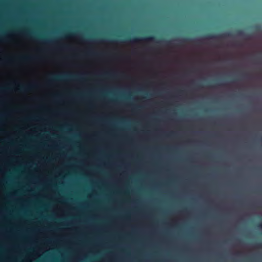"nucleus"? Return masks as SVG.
I'll return each mask as SVG.
<instances>
[{"instance_id":"f257e3e1","label":"nucleus","mask_w":262,"mask_h":262,"mask_svg":"<svg viewBox=\"0 0 262 262\" xmlns=\"http://www.w3.org/2000/svg\"><path fill=\"white\" fill-rule=\"evenodd\" d=\"M151 40H156V38L153 36H148L144 37H133L130 38L129 37H127L125 38L123 42H137L139 41H151Z\"/></svg>"},{"instance_id":"f03ea898","label":"nucleus","mask_w":262,"mask_h":262,"mask_svg":"<svg viewBox=\"0 0 262 262\" xmlns=\"http://www.w3.org/2000/svg\"><path fill=\"white\" fill-rule=\"evenodd\" d=\"M232 34L229 32H226L221 34H214L213 33H208L205 35L204 37L206 39H212V38H223L226 37L231 36Z\"/></svg>"},{"instance_id":"7ed1b4c3","label":"nucleus","mask_w":262,"mask_h":262,"mask_svg":"<svg viewBox=\"0 0 262 262\" xmlns=\"http://www.w3.org/2000/svg\"><path fill=\"white\" fill-rule=\"evenodd\" d=\"M104 40L98 37L96 35L91 36L90 38V41L91 43L95 44L100 42L103 41Z\"/></svg>"},{"instance_id":"20e7f679","label":"nucleus","mask_w":262,"mask_h":262,"mask_svg":"<svg viewBox=\"0 0 262 262\" xmlns=\"http://www.w3.org/2000/svg\"><path fill=\"white\" fill-rule=\"evenodd\" d=\"M90 55L94 58H98L102 55V53L98 52L95 49H92L90 51Z\"/></svg>"},{"instance_id":"39448f33","label":"nucleus","mask_w":262,"mask_h":262,"mask_svg":"<svg viewBox=\"0 0 262 262\" xmlns=\"http://www.w3.org/2000/svg\"><path fill=\"white\" fill-rule=\"evenodd\" d=\"M174 40H177V41H179L181 43L184 42L186 41H191L192 42H197V41L198 40L195 38H190V37H185V38H183L182 39H180V38H175Z\"/></svg>"},{"instance_id":"423d86ee","label":"nucleus","mask_w":262,"mask_h":262,"mask_svg":"<svg viewBox=\"0 0 262 262\" xmlns=\"http://www.w3.org/2000/svg\"><path fill=\"white\" fill-rule=\"evenodd\" d=\"M84 67V65L83 64V68ZM84 72L83 71V80H84ZM84 97V89H83V98ZM84 139V131L83 130V140ZM84 156V146H83V157ZM84 168V165L83 164V168ZM83 177H84V172L83 171Z\"/></svg>"},{"instance_id":"0eeeda50","label":"nucleus","mask_w":262,"mask_h":262,"mask_svg":"<svg viewBox=\"0 0 262 262\" xmlns=\"http://www.w3.org/2000/svg\"><path fill=\"white\" fill-rule=\"evenodd\" d=\"M236 33L237 35L241 36H245V34L244 32L242 30H239V29L237 30L236 31Z\"/></svg>"},{"instance_id":"6e6552de","label":"nucleus","mask_w":262,"mask_h":262,"mask_svg":"<svg viewBox=\"0 0 262 262\" xmlns=\"http://www.w3.org/2000/svg\"><path fill=\"white\" fill-rule=\"evenodd\" d=\"M159 41L161 42H164L165 44L167 45H169L170 43V41L166 40L163 38H161V39H160Z\"/></svg>"},{"instance_id":"1a4fd4ad","label":"nucleus","mask_w":262,"mask_h":262,"mask_svg":"<svg viewBox=\"0 0 262 262\" xmlns=\"http://www.w3.org/2000/svg\"><path fill=\"white\" fill-rule=\"evenodd\" d=\"M261 244L260 243H257L255 245V247L257 248H260L261 247Z\"/></svg>"},{"instance_id":"9d476101","label":"nucleus","mask_w":262,"mask_h":262,"mask_svg":"<svg viewBox=\"0 0 262 262\" xmlns=\"http://www.w3.org/2000/svg\"><path fill=\"white\" fill-rule=\"evenodd\" d=\"M105 75H106V76H113L112 74H111L110 73H106Z\"/></svg>"},{"instance_id":"9b49d317","label":"nucleus","mask_w":262,"mask_h":262,"mask_svg":"<svg viewBox=\"0 0 262 262\" xmlns=\"http://www.w3.org/2000/svg\"><path fill=\"white\" fill-rule=\"evenodd\" d=\"M258 227L262 228V223L258 225Z\"/></svg>"},{"instance_id":"f8f14e48","label":"nucleus","mask_w":262,"mask_h":262,"mask_svg":"<svg viewBox=\"0 0 262 262\" xmlns=\"http://www.w3.org/2000/svg\"><path fill=\"white\" fill-rule=\"evenodd\" d=\"M217 84L219 85H225L224 83H218Z\"/></svg>"},{"instance_id":"ddd939ff","label":"nucleus","mask_w":262,"mask_h":262,"mask_svg":"<svg viewBox=\"0 0 262 262\" xmlns=\"http://www.w3.org/2000/svg\"><path fill=\"white\" fill-rule=\"evenodd\" d=\"M255 28H256V29L257 30H258V29H259V28H260V27H259V26H256V27H255Z\"/></svg>"},{"instance_id":"4468645a","label":"nucleus","mask_w":262,"mask_h":262,"mask_svg":"<svg viewBox=\"0 0 262 262\" xmlns=\"http://www.w3.org/2000/svg\"><path fill=\"white\" fill-rule=\"evenodd\" d=\"M173 134H174V133H173V132H172V133H171L169 134V135H173Z\"/></svg>"},{"instance_id":"2eb2a0df","label":"nucleus","mask_w":262,"mask_h":262,"mask_svg":"<svg viewBox=\"0 0 262 262\" xmlns=\"http://www.w3.org/2000/svg\"><path fill=\"white\" fill-rule=\"evenodd\" d=\"M180 92H181V93H184V91L182 90V91H180Z\"/></svg>"},{"instance_id":"dca6fc26","label":"nucleus","mask_w":262,"mask_h":262,"mask_svg":"<svg viewBox=\"0 0 262 262\" xmlns=\"http://www.w3.org/2000/svg\"><path fill=\"white\" fill-rule=\"evenodd\" d=\"M82 53H83V56H84V50L83 49Z\"/></svg>"},{"instance_id":"f3484780","label":"nucleus","mask_w":262,"mask_h":262,"mask_svg":"<svg viewBox=\"0 0 262 262\" xmlns=\"http://www.w3.org/2000/svg\"><path fill=\"white\" fill-rule=\"evenodd\" d=\"M82 35H83V36L84 35V33H83V32L82 33Z\"/></svg>"},{"instance_id":"a211bd4d","label":"nucleus","mask_w":262,"mask_h":262,"mask_svg":"<svg viewBox=\"0 0 262 262\" xmlns=\"http://www.w3.org/2000/svg\"><path fill=\"white\" fill-rule=\"evenodd\" d=\"M82 35H83V36L84 35V33H83V32L82 33Z\"/></svg>"},{"instance_id":"6ab92c4d","label":"nucleus","mask_w":262,"mask_h":262,"mask_svg":"<svg viewBox=\"0 0 262 262\" xmlns=\"http://www.w3.org/2000/svg\"><path fill=\"white\" fill-rule=\"evenodd\" d=\"M82 21H84V19H82Z\"/></svg>"}]
</instances>
